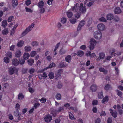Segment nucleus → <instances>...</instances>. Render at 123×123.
<instances>
[{"mask_svg": "<svg viewBox=\"0 0 123 123\" xmlns=\"http://www.w3.org/2000/svg\"><path fill=\"white\" fill-rule=\"evenodd\" d=\"M77 4H78L77 3L72 7V10L73 11L77 12L78 11L79 8V10L82 13H85L86 11V9L85 7H83L82 3L80 4L79 7L77 6Z\"/></svg>", "mask_w": 123, "mask_h": 123, "instance_id": "1", "label": "nucleus"}, {"mask_svg": "<svg viewBox=\"0 0 123 123\" xmlns=\"http://www.w3.org/2000/svg\"><path fill=\"white\" fill-rule=\"evenodd\" d=\"M34 23L31 24L29 27L25 30L21 34V36L23 37L26 35L34 27Z\"/></svg>", "mask_w": 123, "mask_h": 123, "instance_id": "2", "label": "nucleus"}, {"mask_svg": "<svg viewBox=\"0 0 123 123\" xmlns=\"http://www.w3.org/2000/svg\"><path fill=\"white\" fill-rule=\"evenodd\" d=\"M96 43V41L93 38H91L90 41V45L89 48L90 50H92L94 48L95 44Z\"/></svg>", "mask_w": 123, "mask_h": 123, "instance_id": "3", "label": "nucleus"}, {"mask_svg": "<svg viewBox=\"0 0 123 123\" xmlns=\"http://www.w3.org/2000/svg\"><path fill=\"white\" fill-rule=\"evenodd\" d=\"M94 38L97 39H99L102 37V34L100 31H98L95 33L94 34Z\"/></svg>", "mask_w": 123, "mask_h": 123, "instance_id": "4", "label": "nucleus"}, {"mask_svg": "<svg viewBox=\"0 0 123 123\" xmlns=\"http://www.w3.org/2000/svg\"><path fill=\"white\" fill-rule=\"evenodd\" d=\"M52 117L50 115H47L44 118L45 121L47 122H49L52 120Z\"/></svg>", "mask_w": 123, "mask_h": 123, "instance_id": "5", "label": "nucleus"}, {"mask_svg": "<svg viewBox=\"0 0 123 123\" xmlns=\"http://www.w3.org/2000/svg\"><path fill=\"white\" fill-rule=\"evenodd\" d=\"M16 70V68L15 67H10L8 69V71L9 74L10 75H12L13 74Z\"/></svg>", "mask_w": 123, "mask_h": 123, "instance_id": "6", "label": "nucleus"}, {"mask_svg": "<svg viewBox=\"0 0 123 123\" xmlns=\"http://www.w3.org/2000/svg\"><path fill=\"white\" fill-rule=\"evenodd\" d=\"M12 65L15 66H17L19 64V61L16 58L13 59L12 60Z\"/></svg>", "mask_w": 123, "mask_h": 123, "instance_id": "7", "label": "nucleus"}, {"mask_svg": "<svg viewBox=\"0 0 123 123\" xmlns=\"http://www.w3.org/2000/svg\"><path fill=\"white\" fill-rule=\"evenodd\" d=\"M97 28L99 31H103L105 28V26L103 24H99L97 25Z\"/></svg>", "mask_w": 123, "mask_h": 123, "instance_id": "8", "label": "nucleus"}, {"mask_svg": "<svg viewBox=\"0 0 123 123\" xmlns=\"http://www.w3.org/2000/svg\"><path fill=\"white\" fill-rule=\"evenodd\" d=\"M97 86L94 84H92L91 85L90 88L91 90L93 92H95L97 90Z\"/></svg>", "mask_w": 123, "mask_h": 123, "instance_id": "9", "label": "nucleus"}, {"mask_svg": "<svg viewBox=\"0 0 123 123\" xmlns=\"http://www.w3.org/2000/svg\"><path fill=\"white\" fill-rule=\"evenodd\" d=\"M85 22L84 21H82L79 23L77 28V30H80L81 29L82 27L84 26L85 24Z\"/></svg>", "mask_w": 123, "mask_h": 123, "instance_id": "10", "label": "nucleus"}, {"mask_svg": "<svg viewBox=\"0 0 123 123\" xmlns=\"http://www.w3.org/2000/svg\"><path fill=\"white\" fill-rule=\"evenodd\" d=\"M109 111L111 114L112 116L113 117L115 118L117 117V113L116 112H113V110L111 109H110Z\"/></svg>", "mask_w": 123, "mask_h": 123, "instance_id": "11", "label": "nucleus"}, {"mask_svg": "<svg viewBox=\"0 0 123 123\" xmlns=\"http://www.w3.org/2000/svg\"><path fill=\"white\" fill-rule=\"evenodd\" d=\"M114 12L115 14H118L121 13V10L120 7H117L114 10Z\"/></svg>", "mask_w": 123, "mask_h": 123, "instance_id": "12", "label": "nucleus"}, {"mask_svg": "<svg viewBox=\"0 0 123 123\" xmlns=\"http://www.w3.org/2000/svg\"><path fill=\"white\" fill-rule=\"evenodd\" d=\"M114 18L113 15L111 13H109L107 14L106 16V18L108 20H111L113 19Z\"/></svg>", "mask_w": 123, "mask_h": 123, "instance_id": "13", "label": "nucleus"}, {"mask_svg": "<svg viewBox=\"0 0 123 123\" xmlns=\"http://www.w3.org/2000/svg\"><path fill=\"white\" fill-rule=\"evenodd\" d=\"M77 55L79 57H81L84 55V52L80 50L78 51L77 53Z\"/></svg>", "mask_w": 123, "mask_h": 123, "instance_id": "14", "label": "nucleus"}, {"mask_svg": "<svg viewBox=\"0 0 123 123\" xmlns=\"http://www.w3.org/2000/svg\"><path fill=\"white\" fill-rule=\"evenodd\" d=\"M24 44V42L23 40H20L18 42L17 44V46L18 47H21Z\"/></svg>", "mask_w": 123, "mask_h": 123, "instance_id": "15", "label": "nucleus"}, {"mask_svg": "<svg viewBox=\"0 0 123 123\" xmlns=\"http://www.w3.org/2000/svg\"><path fill=\"white\" fill-rule=\"evenodd\" d=\"M18 3V2L17 0H12V5L13 7L17 6Z\"/></svg>", "mask_w": 123, "mask_h": 123, "instance_id": "16", "label": "nucleus"}, {"mask_svg": "<svg viewBox=\"0 0 123 123\" xmlns=\"http://www.w3.org/2000/svg\"><path fill=\"white\" fill-rule=\"evenodd\" d=\"M21 55V52L20 50H17L15 53V56L17 57H20Z\"/></svg>", "mask_w": 123, "mask_h": 123, "instance_id": "17", "label": "nucleus"}, {"mask_svg": "<svg viewBox=\"0 0 123 123\" xmlns=\"http://www.w3.org/2000/svg\"><path fill=\"white\" fill-rule=\"evenodd\" d=\"M7 25V20H3L2 22V26L3 28H6Z\"/></svg>", "mask_w": 123, "mask_h": 123, "instance_id": "18", "label": "nucleus"}, {"mask_svg": "<svg viewBox=\"0 0 123 123\" xmlns=\"http://www.w3.org/2000/svg\"><path fill=\"white\" fill-rule=\"evenodd\" d=\"M99 70L100 72H103L104 74H106L108 72L107 70H105L104 68L102 67L99 68Z\"/></svg>", "mask_w": 123, "mask_h": 123, "instance_id": "19", "label": "nucleus"}, {"mask_svg": "<svg viewBox=\"0 0 123 123\" xmlns=\"http://www.w3.org/2000/svg\"><path fill=\"white\" fill-rule=\"evenodd\" d=\"M71 57L70 55H68L65 58V59L66 61L69 63H70L71 60Z\"/></svg>", "mask_w": 123, "mask_h": 123, "instance_id": "20", "label": "nucleus"}, {"mask_svg": "<svg viewBox=\"0 0 123 123\" xmlns=\"http://www.w3.org/2000/svg\"><path fill=\"white\" fill-rule=\"evenodd\" d=\"M30 57V55L28 53H25L23 55V58L24 59H28Z\"/></svg>", "mask_w": 123, "mask_h": 123, "instance_id": "21", "label": "nucleus"}, {"mask_svg": "<svg viewBox=\"0 0 123 123\" xmlns=\"http://www.w3.org/2000/svg\"><path fill=\"white\" fill-rule=\"evenodd\" d=\"M60 42L58 43L56 45L55 48L54 49V52H55L54 54V55H56L57 54V52H56V50L57 49H58V47L59 46V45L60 44Z\"/></svg>", "mask_w": 123, "mask_h": 123, "instance_id": "22", "label": "nucleus"}, {"mask_svg": "<svg viewBox=\"0 0 123 123\" xmlns=\"http://www.w3.org/2000/svg\"><path fill=\"white\" fill-rule=\"evenodd\" d=\"M28 63L29 65L32 66L34 62V60L33 59H30L28 60Z\"/></svg>", "mask_w": 123, "mask_h": 123, "instance_id": "23", "label": "nucleus"}, {"mask_svg": "<svg viewBox=\"0 0 123 123\" xmlns=\"http://www.w3.org/2000/svg\"><path fill=\"white\" fill-rule=\"evenodd\" d=\"M44 3L42 1L39 2L38 3V6L39 8H43L44 6Z\"/></svg>", "mask_w": 123, "mask_h": 123, "instance_id": "24", "label": "nucleus"}, {"mask_svg": "<svg viewBox=\"0 0 123 123\" xmlns=\"http://www.w3.org/2000/svg\"><path fill=\"white\" fill-rule=\"evenodd\" d=\"M24 49L25 51L26 52L31 51V47L29 46H25Z\"/></svg>", "mask_w": 123, "mask_h": 123, "instance_id": "25", "label": "nucleus"}, {"mask_svg": "<svg viewBox=\"0 0 123 123\" xmlns=\"http://www.w3.org/2000/svg\"><path fill=\"white\" fill-rule=\"evenodd\" d=\"M2 33L3 35H6L8 33V29L7 28H5L2 31Z\"/></svg>", "mask_w": 123, "mask_h": 123, "instance_id": "26", "label": "nucleus"}, {"mask_svg": "<svg viewBox=\"0 0 123 123\" xmlns=\"http://www.w3.org/2000/svg\"><path fill=\"white\" fill-rule=\"evenodd\" d=\"M48 76L49 78L50 79H52L54 78V74L52 72H50L49 73Z\"/></svg>", "mask_w": 123, "mask_h": 123, "instance_id": "27", "label": "nucleus"}, {"mask_svg": "<svg viewBox=\"0 0 123 123\" xmlns=\"http://www.w3.org/2000/svg\"><path fill=\"white\" fill-rule=\"evenodd\" d=\"M108 100L109 99L108 97L107 96H106L103 98L102 102L103 103H104L105 102H108Z\"/></svg>", "mask_w": 123, "mask_h": 123, "instance_id": "28", "label": "nucleus"}, {"mask_svg": "<svg viewBox=\"0 0 123 123\" xmlns=\"http://www.w3.org/2000/svg\"><path fill=\"white\" fill-rule=\"evenodd\" d=\"M67 15L68 18H70L72 16L73 14L71 12L68 11L67 12Z\"/></svg>", "mask_w": 123, "mask_h": 123, "instance_id": "29", "label": "nucleus"}, {"mask_svg": "<svg viewBox=\"0 0 123 123\" xmlns=\"http://www.w3.org/2000/svg\"><path fill=\"white\" fill-rule=\"evenodd\" d=\"M116 92L117 95L120 97H121L122 95V92L118 90H116Z\"/></svg>", "mask_w": 123, "mask_h": 123, "instance_id": "30", "label": "nucleus"}, {"mask_svg": "<svg viewBox=\"0 0 123 123\" xmlns=\"http://www.w3.org/2000/svg\"><path fill=\"white\" fill-rule=\"evenodd\" d=\"M103 92L101 91L98 93V97L99 99H101L103 97Z\"/></svg>", "mask_w": 123, "mask_h": 123, "instance_id": "31", "label": "nucleus"}, {"mask_svg": "<svg viewBox=\"0 0 123 123\" xmlns=\"http://www.w3.org/2000/svg\"><path fill=\"white\" fill-rule=\"evenodd\" d=\"M24 98V96L23 94L21 93H19L18 95V98L20 100H22Z\"/></svg>", "mask_w": 123, "mask_h": 123, "instance_id": "32", "label": "nucleus"}, {"mask_svg": "<svg viewBox=\"0 0 123 123\" xmlns=\"http://www.w3.org/2000/svg\"><path fill=\"white\" fill-rule=\"evenodd\" d=\"M25 60L22 58H20L19 59V64L21 65L24 64L25 62Z\"/></svg>", "mask_w": 123, "mask_h": 123, "instance_id": "33", "label": "nucleus"}, {"mask_svg": "<svg viewBox=\"0 0 123 123\" xmlns=\"http://www.w3.org/2000/svg\"><path fill=\"white\" fill-rule=\"evenodd\" d=\"M99 57L100 59H103L105 56V54L103 53H100L99 54Z\"/></svg>", "mask_w": 123, "mask_h": 123, "instance_id": "34", "label": "nucleus"}, {"mask_svg": "<svg viewBox=\"0 0 123 123\" xmlns=\"http://www.w3.org/2000/svg\"><path fill=\"white\" fill-rule=\"evenodd\" d=\"M39 44V43L37 41H33L32 42V45L34 46H36L38 45Z\"/></svg>", "mask_w": 123, "mask_h": 123, "instance_id": "35", "label": "nucleus"}, {"mask_svg": "<svg viewBox=\"0 0 123 123\" xmlns=\"http://www.w3.org/2000/svg\"><path fill=\"white\" fill-rule=\"evenodd\" d=\"M111 87L110 85L109 84H107L105 86L104 89L106 90L107 91Z\"/></svg>", "mask_w": 123, "mask_h": 123, "instance_id": "36", "label": "nucleus"}, {"mask_svg": "<svg viewBox=\"0 0 123 123\" xmlns=\"http://www.w3.org/2000/svg\"><path fill=\"white\" fill-rule=\"evenodd\" d=\"M4 61L6 63H8L9 62V58L6 57L4 58Z\"/></svg>", "mask_w": 123, "mask_h": 123, "instance_id": "37", "label": "nucleus"}, {"mask_svg": "<svg viewBox=\"0 0 123 123\" xmlns=\"http://www.w3.org/2000/svg\"><path fill=\"white\" fill-rule=\"evenodd\" d=\"M40 105V103L38 102L35 103L34 105V108L35 109H37L38 107Z\"/></svg>", "mask_w": 123, "mask_h": 123, "instance_id": "38", "label": "nucleus"}, {"mask_svg": "<svg viewBox=\"0 0 123 123\" xmlns=\"http://www.w3.org/2000/svg\"><path fill=\"white\" fill-rule=\"evenodd\" d=\"M36 55V53L35 51H32L30 53V55L31 57L35 56Z\"/></svg>", "mask_w": 123, "mask_h": 123, "instance_id": "39", "label": "nucleus"}, {"mask_svg": "<svg viewBox=\"0 0 123 123\" xmlns=\"http://www.w3.org/2000/svg\"><path fill=\"white\" fill-rule=\"evenodd\" d=\"M14 18V16H11L9 17L7 19V21L8 22H11L12 20V19Z\"/></svg>", "mask_w": 123, "mask_h": 123, "instance_id": "40", "label": "nucleus"}, {"mask_svg": "<svg viewBox=\"0 0 123 123\" xmlns=\"http://www.w3.org/2000/svg\"><path fill=\"white\" fill-rule=\"evenodd\" d=\"M20 108V105L19 104L17 103L16 104V109L17 111L19 112L18 110Z\"/></svg>", "mask_w": 123, "mask_h": 123, "instance_id": "41", "label": "nucleus"}, {"mask_svg": "<svg viewBox=\"0 0 123 123\" xmlns=\"http://www.w3.org/2000/svg\"><path fill=\"white\" fill-rule=\"evenodd\" d=\"M61 96L59 93H57L55 96L57 100H60L61 99Z\"/></svg>", "mask_w": 123, "mask_h": 123, "instance_id": "42", "label": "nucleus"}, {"mask_svg": "<svg viewBox=\"0 0 123 123\" xmlns=\"http://www.w3.org/2000/svg\"><path fill=\"white\" fill-rule=\"evenodd\" d=\"M69 110L70 109L72 110H74L75 112H76L77 111V110L76 107H75L74 108L73 107H71L69 108Z\"/></svg>", "mask_w": 123, "mask_h": 123, "instance_id": "43", "label": "nucleus"}, {"mask_svg": "<svg viewBox=\"0 0 123 123\" xmlns=\"http://www.w3.org/2000/svg\"><path fill=\"white\" fill-rule=\"evenodd\" d=\"M46 99L44 97H42L41 99L40 100V101L42 103H44L46 102Z\"/></svg>", "mask_w": 123, "mask_h": 123, "instance_id": "44", "label": "nucleus"}, {"mask_svg": "<svg viewBox=\"0 0 123 123\" xmlns=\"http://www.w3.org/2000/svg\"><path fill=\"white\" fill-rule=\"evenodd\" d=\"M114 19L115 22H117L119 20V18L117 16H116L114 17Z\"/></svg>", "mask_w": 123, "mask_h": 123, "instance_id": "45", "label": "nucleus"}, {"mask_svg": "<svg viewBox=\"0 0 123 123\" xmlns=\"http://www.w3.org/2000/svg\"><path fill=\"white\" fill-rule=\"evenodd\" d=\"M56 65L53 62L51 63L49 66V68H51L55 66Z\"/></svg>", "mask_w": 123, "mask_h": 123, "instance_id": "46", "label": "nucleus"}, {"mask_svg": "<svg viewBox=\"0 0 123 123\" xmlns=\"http://www.w3.org/2000/svg\"><path fill=\"white\" fill-rule=\"evenodd\" d=\"M77 20L75 18H73L70 19V22L72 24H74L76 22Z\"/></svg>", "mask_w": 123, "mask_h": 123, "instance_id": "47", "label": "nucleus"}, {"mask_svg": "<svg viewBox=\"0 0 123 123\" xmlns=\"http://www.w3.org/2000/svg\"><path fill=\"white\" fill-rule=\"evenodd\" d=\"M25 9L26 11L27 12L32 13L33 12V11L32 10L27 7L25 8Z\"/></svg>", "mask_w": 123, "mask_h": 123, "instance_id": "48", "label": "nucleus"}, {"mask_svg": "<svg viewBox=\"0 0 123 123\" xmlns=\"http://www.w3.org/2000/svg\"><path fill=\"white\" fill-rule=\"evenodd\" d=\"M35 71V70L34 69L32 68L30 69L29 71V72L30 74H31L34 73Z\"/></svg>", "mask_w": 123, "mask_h": 123, "instance_id": "49", "label": "nucleus"}, {"mask_svg": "<svg viewBox=\"0 0 123 123\" xmlns=\"http://www.w3.org/2000/svg\"><path fill=\"white\" fill-rule=\"evenodd\" d=\"M69 116L70 118L72 120L74 119V115L71 112H69Z\"/></svg>", "mask_w": 123, "mask_h": 123, "instance_id": "50", "label": "nucleus"}, {"mask_svg": "<svg viewBox=\"0 0 123 123\" xmlns=\"http://www.w3.org/2000/svg\"><path fill=\"white\" fill-rule=\"evenodd\" d=\"M40 9L39 10L40 12L41 13H44L45 11V9L44 8H40Z\"/></svg>", "mask_w": 123, "mask_h": 123, "instance_id": "51", "label": "nucleus"}, {"mask_svg": "<svg viewBox=\"0 0 123 123\" xmlns=\"http://www.w3.org/2000/svg\"><path fill=\"white\" fill-rule=\"evenodd\" d=\"M47 74L45 72H43L42 76L43 79H45L47 77Z\"/></svg>", "mask_w": 123, "mask_h": 123, "instance_id": "52", "label": "nucleus"}, {"mask_svg": "<svg viewBox=\"0 0 123 123\" xmlns=\"http://www.w3.org/2000/svg\"><path fill=\"white\" fill-rule=\"evenodd\" d=\"M31 1L30 0H27L25 1V4L27 6L31 4Z\"/></svg>", "mask_w": 123, "mask_h": 123, "instance_id": "53", "label": "nucleus"}, {"mask_svg": "<svg viewBox=\"0 0 123 123\" xmlns=\"http://www.w3.org/2000/svg\"><path fill=\"white\" fill-rule=\"evenodd\" d=\"M29 91L31 93H33L34 91V89L31 87L29 88H28Z\"/></svg>", "mask_w": 123, "mask_h": 123, "instance_id": "54", "label": "nucleus"}, {"mask_svg": "<svg viewBox=\"0 0 123 123\" xmlns=\"http://www.w3.org/2000/svg\"><path fill=\"white\" fill-rule=\"evenodd\" d=\"M7 55L9 57V58H11L12 56V54L11 52H8L7 53Z\"/></svg>", "mask_w": 123, "mask_h": 123, "instance_id": "55", "label": "nucleus"}, {"mask_svg": "<svg viewBox=\"0 0 123 123\" xmlns=\"http://www.w3.org/2000/svg\"><path fill=\"white\" fill-rule=\"evenodd\" d=\"M99 20L101 21H103L104 22H106V20L105 18L102 17L100 18L99 19Z\"/></svg>", "mask_w": 123, "mask_h": 123, "instance_id": "56", "label": "nucleus"}, {"mask_svg": "<svg viewBox=\"0 0 123 123\" xmlns=\"http://www.w3.org/2000/svg\"><path fill=\"white\" fill-rule=\"evenodd\" d=\"M98 103V101L97 100H93L92 103V105H97Z\"/></svg>", "mask_w": 123, "mask_h": 123, "instance_id": "57", "label": "nucleus"}, {"mask_svg": "<svg viewBox=\"0 0 123 123\" xmlns=\"http://www.w3.org/2000/svg\"><path fill=\"white\" fill-rule=\"evenodd\" d=\"M86 47L85 45H83L81 46L80 48L82 50H85L86 48Z\"/></svg>", "mask_w": 123, "mask_h": 123, "instance_id": "58", "label": "nucleus"}, {"mask_svg": "<svg viewBox=\"0 0 123 123\" xmlns=\"http://www.w3.org/2000/svg\"><path fill=\"white\" fill-rule=\"evenodd\" d=\"M93 3V1H91V2H90L87 4V6L88 7H90L92 5Z\"/></svg>", "mask_w": 123, "mask_h": 123, "instance_id": "59", "label": "nucleus"}, {"mask_svg": "<svg viewBox=\"0 0 123 123\" xmlns=\"http://www.w3.org/2000/svg\"><path fill=\"white\" fill-rule=\"evenodd\" d=\"M15 47V46L14 45H12L10 47V50L12 51L14 50Z\"/></svg>", "mask_w": 123, "mask_h": 123, "instance_id": "60", "label": "nucleus"}, {"mask_svg": "<svg viewBox=\"0 0 123 123\" xmlns=\"http://www.w3.org/2000/svg\"><path fill=\"white\" fill-rule=\"evenodd\" d=\"M101 122V120L100 118H98L95 120V123H100Z\"/></svg>", "mask_w": 123, "mask_h": 123, "instance_id": "61", "label": "nucleus"}, {"mask_svg": "<svg viewBox=\"0 0 123 123\" xmlns=\"http://www.w3.org/2000/svg\"><path fill=\"white\" fill-rule=\"evenodd\" d=\"M112 122V118L111 117H109L107 120V123H111Z\"/></svg>", "mask_w": 123, "mask_h": 123, "instance_id": "62", "label": "nucleus"}, {"mask_svg": "<svg viewBox=\"0 0 123 123\" xmlns=\"http://www.w3.org/2000/svg\"><path fill=\"white\" fill-rule=\"evenodd\" d=\"M92 111L94 113H96L97 112V109L96 107H93L92 109Z\"/></svg>", "mask_w": 123, "mask_h": 123, "instance_id": "63", "label": "nucleus"}, {"mask_svg": "<svg viewBox=\"0 0 123 123\" xmlns=\"http://www.w3.org/2000/svg\"><path fill=\"white\" fill-rule=\"evenodd\" d=\"M53 0H48L47 1V3L49 6L50 5H51L52 3V2Z\"/></svg>", "mask_w": 123, "mask_h": 123, "instance_id": "64", "label": "nucleus"}]
</instances>
